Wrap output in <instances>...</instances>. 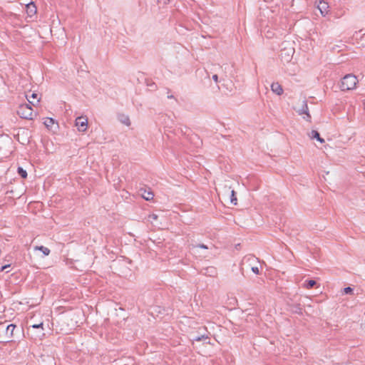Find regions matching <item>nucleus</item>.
I'll use <instances>...</instances> for the list:
<instances>
[{"mask_svg": "<svg viewBox=\"0 0 365 365\" xmlns=\"http://www.w3.org/2000/svg\"><path fill=\"white\" fill-rule=\"evenodd\" d=\"M207 272H209V273H210V275L212 274H214L215 273V269L214 267H209L207 269Z\"/></svg>", "mask_w": 365, "mask_h": 365, "instance_id": "c756f323", "label": "nucleus"}, {"mask_svg": "<svg viewBox=\"0 0 365 365\" xmlns=\"http://www.w3.org/2000/svg\"><path fill=\"white\" fill-rule=\"evenodd\" d=\"M167 98H169V99H174L175 101H177V99H176V98L174 97V96H173V95H172V94H170H170H168V96H167Z\"/></svg>", "mask_w": 365, "mask_h": 365, "instance_id": "2f4dec72", "label": "nucleus"}, {"mask_svg": "<svg viewBox=\"0 0 365 365\" xmlns=\"http://www.w3.org/2000/svg\"><path fill=\"white\" fill-rule=\"evenodd\" d=\"M317 9L319 10L321 14L323 16L327 15L329 12L330 5L329 1H319L317 4Z\"/></svg>", "mask_w": 365, "mask_h": 365, "instance_id": "0eeeda50", "label": "nucleus"}, {"mask_svg": "<svg viewBox=\"0 0 365 365\" xmlns=\"http://www.w3.org/2000/svg\"><path fill=\"white\" fill-rule=\"evenodd\" d=\"M317 284L316 281L314 279H307L304 282V287L306 289H312Z\"/></svg>", "mask_w": 365, "mask_h": 365, "instance_id": "dca6fc26", "label": "nucleus"}, {"mask_svg": "<svg viewBox=\"0 0 365 365\" xmlns=\"http://www.w3.org/2000/svg\"><path fill=\"white\" fill-rule=\"evenodd\" d=\"M358 80L353 74L346 75L341 81L340 88L341 91L352 90L356 88Z\"/></svg>", "mask_w": 365, "mask_h": 365, "instance_id": "f257e3e1", "label": "nucleus"}, {"mask_svg": "<svg viewBox=\"0 0 365 365\" xmlns=\"http://www.w3.org/2000/svg\"><path fill=\"white\" fill-rule=\"evenodd\" d=\"M209 339L210 338H209L208 334L204 333V334H201L193 336L192 339V341H200L202 340H207Z\"/></svg>", "mask_w": 365, "mask_h": 365, "instance_id": "2eb2a0df", "label": "nucleus"}, {"mask_svg": "<svg viewBox=\"0 0 365 365\" xmlns=\"http://www.w3.org/2000/svg\"><path fill=\"white\" fill-rule=\"evenodd\" d=\"M17 114L21 118L31 120L33 118V110L29 103H24L19 106Z\"/></svg>", "mask_w": 365, "mask_h": 365, "instance_id": "f03ea898", "label": "nucleus"}, {"mask_svg": "<svg viewBox=\"0 0 365 365\" xmlns=\"http://www.w3.org/2000/svg\"><path fill=\"white\" fill-rule=\"evenodd\" d=\"M212 78L215 82L218 81V76L217 74H214Z\"/></svg>", "mask_w": 365, "mask_h": 365, "instance_id": "7c9ffc66", "label": "nucleus"}, {"mask_svg": "<svg viewBox=\"0 0 365 365\" xmlns=\"http://www.w3.org/2000/svg\"><path fill=\"white\" fill-rule=\"evenodd\" d=\"M43 325V324L42 322H41L39 324H35L30 326L29 329H41L37 336H43V335H44Z\"/></svg>", "mask_w": 365, "mask_h": 365, "instance_id": "4468645a", "label": "nucleus"}, {"mask_svg": "<svg viewBox=\"0 0 365 365\" xmlns=\"http://www.w3.org/2000/svg\"><path fill=\"white\" fill-rule=\"evenodd\" d=\"M160 123L164 125L165 128H171L174 125V120L170 115L163 114L160 116Z\"/></svg>", "mask_w": 365, "mask_h": 365, "instance_id": "6e6552de", "label": "nucleus"}, {"mask_svg": "<svg viewBox=\"0 0 365 365\" xmlns=\"http://www.w3.org/2000/svg\"><path fill=\"white\" fill-rule=\"evenodd\" d=\"M54 124V120L52 118H47L46 120L44 121V125L47 128H51L52 125Z\"/></svg>", "mask_w": 365, "mask_h": 365, "instance_id": "412c9836", "label": "nucleus"}, {"mask_svg": "<svg viewBox=\"0 0 365 365\" xmlns=\"http://www.w3.org/2000/svg\"><path fill=\"white\" fill-rule=\"evenodd\" d=\"M293 53L294 49L289 48V50L282 51L280 56L282 59L288 62L292 59Z\"/></svg>", "mask_w": 365, "mask_h": 365, "instance_id": "9d476101", "label": "nucleus"}, {"mask_svg": "<svg viewBox=\"0 0 365 365\" xmlns=\"http://www.w3.org/2000/svg\"><path fill=\"white\" fill-rule=\"evenodd\" d=\"M147 86L150 88V90H155L157 88V85L153 81H148L147 83Z\"/></svg>", "mask_w": 365, "mask_h": 365, "instance_id": "393cba45", "label": "nucleus"}, {"mask_svg": "<svg viewBox=\"0 0 365 365\" xmlns=\"http://www.w3.org/2000/svg\"><path fill=\"white\" fill-rule=\"evenodd\" d=\"M142 197L145 200H150L153 198L154 197V194L153 193V192L151 191H146L145 190H144V192L142 193Z\"/></svg>", "mask_w": 365, "mask_h": 365, "instance_id": "a211bd4d", "label": "nucleus"}, {"mask_svg": "<svg viewBox=\"0 0 365 365\" xmlns=\"http://www.w3.org/2000/svg\"><path fill=\"white\" fill-rule=\"evenodd\" d=\"M17 172H18L19 175L22 178H27V172L23 168L19 167L18 169H17Z\"/></svg>", "mask_w": 365, "mask_h": 365, "instance_id": "6ab92c4d", "label": "nucleus"}, {"mask_svg": "<svg viewBox=\"0 0 365 365\" xmlns=\"http://www.w3.org/2000/svg\"><path fill=\"white\" fill-rule=\"evenodd\" d=\"M309 135L312 139H316L321 143L324 142V140L320 137L319 133L317 130H312Z\"/></svg>", "mask_w": 365, "mask_h": 365, "instance_id": "9b49d317", "label": "nucleus"}, {"mask_svg": "<svg viewBox=\"0 0 365 365\" xmlns=\"http://www.w3.org/2000/svg\"><path fill=\"white\" fill-rule=\"evenodd\" d=\"M251 269L252 272H254L256 274H258L259 272V268L257 267H252Z\"/></svg>", "mask_w": 365, "mask_h": 365, "instance_id": "cd10ccee", "label": "nucleus"}, {"mask_svg": "<svg viewBox=\"0 0 365 365\" xmlns=\"http://www.w3.org/2000/svg\"><path fill=\"white\" fill-rule=\"evenodd\" d=\"M35 250L41 251L44 256H48L50 254V250L43 245L36 246Z\"/></svg>", "mask_w": 365, "mask_h": 365, "instance_id": "f3484780", "label": "nucleus"}, {"mask_svg": "<svg viewBox=\"0 0 365 365\" xmlns=\"http://www.w3.org/2000/svg\"><path fill=\"white\" fill-rule=\"evenodd\" d=\"M297 113L300 115H305V116L303 117L304 119H305L307 121L311 120V115L309 112L308 105L307 103V101H302V107L297 110Z\"/></svg>", "mask_w": 365, "mask_h": 365, "instance_id": "39448f33", "label": "nucleus"}, {"mask_svg": "<svg viewBox=\"0 0 365 365\" xmlns=\"http://www.w3.org/2000/svg\"><path fill=\"white\" fill-rule=\"evenodd\" d=\"M271 90L278 96H281L283 93V88L278 82H274L271 84Z\"/></svg>", "mask_w": 365, "mask_h": 365, "instance_id": "1a4fd4ad", "label": "nucleus"}, {"mask_svg": "<svg viewBox=\"0 0 365 365\" xmlns=\"http://www.w3.org/2000/svg\"><path fill=\"white\" fill-rule=\"evenodd\" d=\"M245 259H247V261H250V262H255L257 260V258H255L253 255H248L245 257Z\"/></svg>", "mask_w": 365, "mask_h": 365, "instance_id": "a878e982", "label": "nucleus"}, {"mask_svg": "<svg viewBox=\"0 0 365 365\" xmlns=\"http://www.w3.org/2000/svg\"><path fill=\"white\" fill-rule=\"evenodd\" d=\"M11 266L10 264H5L4 266H2L1 268H0V272H3L4 270H6L8 267H9Z\"/></svg>", "mask_w": 365, "mask_h": 365, "instance_id": "c85d7f7f", "label": "nucleus"}, {"mask_svg": "<svg viewBox=\"0 0 365 365\" xmlns=\"http://www.w3.org/2000/svg\"><path fill=\"white\" fill-rule=\"evenodd\" d=\"M353 291H354V289L351 287H347L343 289V294H352Z\"/></svg>", "mask_w": 365, "mask_h": 365, "instance_id": "b1692460", "label": "nucleus"}, {"mask_svg": "<svg viewBox=\"0 0 365 365\" xmlns=\"http://www.w3.org/2000/svg\"><path fill=\"white\" fill-rule=\"evenodd\" d=\"M16 328V326L14 324H9L7 326L4 327L3 323L0 324V329H3L5 331V337L7 341H11V339L14 336V331Z\"/></svg>", "mask_w": 365, "mask_h": 365, "instance_id": "7ed1b4c3", "label": "nucleus"}, {"mask_svg": "<svg viewBox=\"0 0 365 365\" xmlns=\"http://www.w3.org/2000/svg\"><path fill=\"white\" fill-rule=\"evenodd\" d=\"M157 218H158V215L155 214H151L149 215V219H150V220H151V222L157 220Z\"/></svg>", "mask_w": 365, "mask_h": 365, "instance_id": "bb28decb", "label": "nucleus"}, {"mask_svg": "<svg viewBox=\"0 0 365 365\" xmlns=\"http://www.w3.org/2000/svg\"><path fill=\"white\" fill-rule=\"evenodd\" d=\"M88 120L83 116L78 117L76 119V126L79 131H85L87 128Z\"/></svg>", "mask_w": 365, "mask_h": 365, "instance_id": "423d86ee", "label": "nucleus"}, {"mask_svg": "<svg viewBox=\"0 0 365 365\" xmlns=\"http://www.w3.org/2000/svg\"><path fill=\"white\" fill-rule=\"evenodd\" d=\"M190 250H195L196 248H202L205 250H207L208 247L205 244H197V245H190Z\"/></svg>", "mask_w": 365, "mask_h": 365, "instance_id": "aec40b11", "label": "nucleus"}, {"mask_svg": "<svg viewBox=\"0 0 365 365\" xmlns=\"http://www.w3.org/2000/svg\"><path fill=\"white\" fill-rule=\"evenodd\" d=\"M26 12L27 17L32 19L36 16L37 12V6L35 4V1H29L25 4Z\"/></svg>", "mask_w": 365, "mask_h": 365, "instance_id": "20e7f679", "label": "nucleus"}, {"mask_svg": "<svg viewBox=\"0 0 365 365\" xmlns=\"http://www.w3.org/2000/svg\"><path fill=\"white\" fill-rule=\"evenodd\" d=\"M230 202L235 205H237V199L235 196V192L234 190L231 191Z\"/></svg>", "mask_w": 365, "mask_h": 365, "instance_id": "4be33fe9", "label": "nucleus"}, {"mask_svg": "<svg viewBox=\"0 0 365 365\" xmlns=\"http://www.w3.org/2000/svg\"><path fill=\"white\" fill-rule=\"evenodd\" d=\"M293 312L299 314H302V308L299 304H297L294 307Z\"/></svg>", "mask_w": 365, "mask_h": 365, "instance_id": "5701e85b", "label": "nucleus"}, {"mask_svg": "<svg viewBox=\"0 0 365 365\" xmlns=\"http://www.w3.org/2000/svg\"><path fill=\"white\" fill-rule=\"evenodd\" d=\"M118 118L119 121L120 123H122L123 124L128 125V126L130 125V118L128 115H124V114H120V115H118Z\"/></svg>", "mask_w": 365, "mask_h": 365, "instance_id": "ddd939ff", "label": "nucleus"}, {"mask_svg": "<svg viewBox=\"0 0 365 365\" xmlns=\"http://www.w3.org/2000/svg\"><path fill=\"white\" fill-rule=\"evenodd\" d=\"M205 344H210V341L208 340L207 341H205Z\"/></svg>", "mask_w": 365, "mask_h": 365, "instance_id": "473e14b6", "label": "nucleus"}, {"mask_svg": "<svg viewBox=\"0 0 365 365\" xmlns=\"http://www.w3.org/2000/svg\"><path fill=\"white\" fill-rule=\"evenodd\" d=\"M26 98L30 105H33V106L35 105V102L34 101H31V99H33V100L36 99V103H38L39 102V98H38V95L35 93H31L30 96L26 95Z\"/></svg>", "mask_w": 365, "mask_h": 365, "instance_id": "f8f14e48", "label": "nucleus"}]
</instances>
